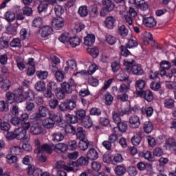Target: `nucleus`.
Returning a JSON list of instances; mask_svg holds the SVG:
<instances>
[{
	"label": "nucleus",
	"instance_id": "obj_26",
	"mask_svg": "<svg viewBox=\"0 0 176 176\" xmlns=\"http://www.w3.org/2000/svg\"><path fill=\"white\" fill-rule=\"evenodd\" d=\"M34 89L36 91H45L46 90V84L44 81H38L34 85Z\"/></svg>",
	"mask_w": 176,
	"mask_h": 176
},
{
	"label": "nucleus",
	"instance_id": "obj_20",
	"mask_svg": "<svg viewBox=\"0 0 176 176\" xmlns=\"http://www.w3.org/2000/svg\"><path fill=\"white\" fill-rule=\"evenodd\" d=\"M89 146H90V141L87 139L80 140L78 143V148L80 151H87V149H89Z\"/></svg>",
	"mask_w": 176,
	"mask_h": 176
},
{
	"label": "nucleus",
	"instance_id": "obj_56",
	"mask_svg": "<svg viewBox=\"0 0 176 176\" xmlns=\"http://www.w3.org/2000/svg\"><path fill=\"white\" fill-rule=\"evenodd\" d=\"M0 129L3 131H9L10 130V124L7 122H1Z\"/></svg>",
	"mask_w": 176,
	"mask_h": 176
},
{
	"label": "nucleus",
	"instance_id": "obj_37",
	"mask_svg": "<svg viewBox=\"0 0 176 176\" xmlns=\"http://www.w3.org/2000/svg\"><path fill=\"white\" fill-rule=\"evenodd\" d=\"M37 76L38 78H40L41 80H43L47 78V76H49V72H46V71H37L36 72Z\"/></svg>",
	"mask_w": 176,
	"mask_h": 176
},
{
	"label": "nucleus",
	"instance_id": "obj_45",
	"mask_svg": "<svg viewBox=\"0 0 176 176\" xmlns=\"http://www.w3.org/2000/svg\"><path fill=\"white\" fill-rule=\"evenodd\" d=\"M62 91H63L65 93H67L68 94H69V93H72V88L71 87V85L66 82H64L62 85Z\"/></svg>",
	"mask_w": 176,
	"mask_h": 176
},
{
	"label": "nucleus",
	"instance_id": "obj_14",
	"mask_svg": "<svg viewBox=\"0 0 176 176\" xmlns=\"http://www.w3.org/2000/svg\"><path fill=\"white\" fill-rule=\"evenodd\" d=\"M28 174L30 176H41L42 170L39 168H35V166L31 165L28 168Z\"/></svg>",
	"mask_w": 176,
	"mask_h": 176
},
{
	"label": "nucleus",
	"instance_id": "obj_57",
	"mask_svg": "<svg viewBox=\"0 0 176 176\" xmlns=\"http://www.w3.org/2000/svg\"><path fill=\"white\" fill-rule=\"evenodd\" d=\"M123 162V157L120 154H116L112 161L113 164H118V163H122Z\"/></svg>",
	"mask_w": 176,
	"mask_h": 176
},
{
	"label": "nucleus",
	"instance_id": "obj_42",
	"mask_svg": "<svg viewBox=\"0 0 176 176\" xmlns=\"http://www.w3.org/2000/svg\"><path fill=\"white\" fill-rule=\"evenodd\" d=\"M1 83H2L1 89H3L4 91L9 90V89H10V86H12V83L9 79L3 80Z\"/></svg>",
	"mask_w": 176,
	"mask_h": 176
},
{
	"label": "nucleus",
	"instance_id": "obj_17",
	"mask_svg": "<svg viewBox=\"0 0 176 176\" xmlns=\"http://www.w3.org/2000/svg\"><path fill=\"white\" fill-rule=\"evenodd\" d=\"M87 157L90 160H97L98 159V152L95 148H90L87 153Z\"/></svg>",
	"mask_w": 176,
	"mask_h": 176
},
{
	"label": "nucleus",
	"instance_id": "obj_12",
	"mask_svg": "<svg viewBox=\"0 0 176 176\" xmlns=\"http://www.w3.org/2000/svg\"><path fill=\"white\" fill-rule=\"evenodd\" d=\"M89 164V158L87 157L81 156L74 163V167H85Z\"/></svg>",
	"mask_w": 176,
	"mask_h": 176
},
{
	"label": "nucleus",
	"instance_id": "obj_39",
	"mask_svg": "<svg viewBox=\"0 0 176 176\" xmlns=\"http://www.w3.org/2000/svg\"><path fill=\"white\" fill-rule=\"evenodd\" d=\"M126 171V168L123 166H118L115 169L116 174L118 176L124 175Z\"/></svg>",
	"mask_w": 176,
	"mask_h": 176
},
{
	"label": "nucleus",
	"instance_id": "obj_40",
	"mask_svg": "<svg viewBox=\"0 0 176 176\" xmlns=\"http://www.w3.org/2000/svg\"><path fill=\"white\" fill-rule=\"evenodd\" d=\"M67 146V149H69V151H76V149H78V143L76 140L69 141Z\"/></svg>",
	"mask_w": 176,
	"mask_h": 176
},
{
	"label": "nucleus",
	"instance_id": "obj_44",
	"mask_svg": "<svg viewBox=\"0 0 176 176\" xmlns=\"http://www.w3.org/2000/svg\"><path fill=\"white\" fill-rule=\"evenodd\" d=\"M52 151H53V149H52V147L47 144H44L41 146V148H40V153H43V152L52 153Z\"/></svg>",
	"mask_w": 176,
	"mask_h": 176
},
{
	"label": "nucleus",
	"instance_id": "obj_21",
	"mask_svg": "<svg viewBox=\"0 0 176 176\" xmlns=\"http://www.w3.org/2000/svg\"><path fill=\"white\" fill-rule=\"evenodd\" d=\"M22 97H23V101H24L25 100H28V101H32V100H34L35 97V95L31 89H29L26 92H25L24 95L23 94L22 91Z\"/></svg>",
	"mask_w": 176,
	"mask_h": 176
},
{
	"label": "nucleus",
	"instance_id": "obj_31",
	"mask_svg": "<svg viewBox=\"0 0 176 176\" xmlns=\"http://www.w3.org/2000/svg\"><path fill=\"white\" fill-rule=\"evenodd\" d=\"M4 19L8 23H12L16 19V15L12 12H7L4 15Z\"/></svg>",
	"mask_w": 176,
	"mask_h": 176
},
{
	"label": "nucleus",
	"instance_id": "obj_64",
	"mask_svg": "<svg viewBox=\"0 0 176 176\" xmlns=\"http://www.w3.org/2000/svg\"><path fill=\"white\" fill-rule=\"evenodd\" d=\"M128 174L131 176H135L137 174H138V172L137 171V168L134 166H130L128 168Z\"/></svg>",
	"mask_w": 176,
	"mask_h": 176
},
{
	"label": "nucleus",
	"instance_id": "obj_33",
	"mask_svg": "<svg viewBox=\"0 0 176 176\" xmlns=\"http://www.w3.org/2000/svg\"><path fill=\"white\" fill-rule=\"evenodd\" d=\"M47 89L51 91H55V93L60 91V88L57 86V83L53 81H51L47 84Z\"/></svg>",
	"mask_w": 176,
	"mask_h": 176
},
{
	"label": "nucleus",
	"instance_id": "obj_43",
	"mask_svg": "<svg viewBox=\"0 0 176 176\" xmlns=\"http://www.w3.org/2000/svg\"><path fill=\"white\" fill-rule=\"evenodd\" d=\"M174 100L171 98L165 99L164 104L165 108H168L169 109H171V108H174V104H175Z\"/></svg>",
	"mask_w": 176,
	"mask_h": 176
},
{
	"label": "nucleus",
	"instance_id": "obj_38",
	"mask_svg": "<svg viewBox=\"0 0 176 176\" xmlns=\"http://www.w3.org/2000/svg\"><path fill=\"white\" fill-rule=\"evenodd\" d=\"M78 14H80L81 17H86V16L89 14V11L87 10V6H80L78 9Z\"/></svg>",
	"mask_w": 176,
	"mask_h": 176
},
{
	"label": "nucleus",
	"instance_id": "obj_1",
	"mask_svg": "<svg viewBox=\"0 0 176 176\" xmlns=\"http://www.w3.org/2000/svg\"><path fill=\"white\" fill-rule=\"evenodd\" d=\"M121 54L126 57L124 59V65L126 67L125 69L126 72L131 73L133 75H143L144 69L140 64H136L135 60H134V56H133L127 47L122 45L120 47Z\"/></svg>",
	"mask_w": 176,
	"mask_h": 176
},
{
	"label": "nucleus",
	"instance_id": "obj_10",
	"mask_svg": "<svg viewBox=\"0 0 176 176\" xmlns=\"http://www.w3.org/2000/svg\"><path fill=\"white\" fill-rule=\"evenodd\" d=\"M52 26L55 30H60L64 27V19L61 16H57L52 20Z\"/></svg>",
	"mask_w": 176,
	"mask_h": 176
},
{
	"label": "nucleus",
	"instance_id": "obj_51",
	"mask_svg": "<svg viewBox=\"0 0 176 176\" xmlns=\"http://www.w3.org/2000/svg\"><path fill=\"white\" fill-rule=\"evenodd\" d=\"M76 116H77L78 119L82 120L86 118V111L83 109H80L76 111Z\"/></svg>",
	"mask_w": 176,
	"mask_h": 176
},
{
	"label": "nucleus",
	"instance_id": "obj_55",
	"mask_svg": "<svg viewBox=\"0 0 176 176\" xmlns=\"http://www.w3.org/2000/svg\"><path fill=\"white\" fill-rule=\"evenodd\" d=\"M32 25L36 28H39L42 25V18L37 17L32 21Z\"/></svg>",
	"mask_w": 176,
	"mask_h": 176
},
{
	"label": "nucleus",
	"instance_id": "obj_59",
	"mask_svg": "<svg viewBox=\"0 0 176 176\" xmlns=\"http://www.w3.org/2000/svg\"><path fill=\"white\" fill-rule=\"evenodd\" d=\"M90 115L94 116H100L101 115V109L97 107H93L90 110Z\"/></svg>",
	"mask_w": 176,
	"mask_h": 176
},
{
	"label": "nucleus",
	"instance_id": "obj_46",
	"mask_svg": "<svg viewBox=\"0 0 176 176\" xmlns=\"http://www.w3.org/2000/svg\"><path fill=\"white\" fill-rule=\"evenodd\" d=\"M54 12L57 17H61L64 14V8L61 6H56L54 8Z\"/></svg>",
	"mask_w": 176,
	"mask_h": 176
},
{
	"label": "nucleus",
	"instance_id": "obj_6",
	"mask_svg": "<svg viewBox=\"0 0 176 176\" xmlns=\"http://www.w3.org/2000/svg\"><path fill=\"white\" fill-rule=\"evenodd\" d=\"M143 24L145 25V27H147V28H152L156 26L157 22L156 21V19L153 18V16H149L143 18Z\"/></svg>",
	"mask_w": 176,
	"mask_h": 176
},
{
	"label": "nucleus",
	"instance_id": "obj_24",
	"mask_svg": "<svg viewBox=\"0 0 176 176\" xmlns=\"http://www.w3.org/2000/svg\"><path fill=\"white\" fill-rule=\"evenodd\" d=\"M76 138H78V140H80V141H83L85 140H87L86 134H85V130H83V128L82 127L77 128Z\"/></svg>",
	"mask_w": 176,
	"mask_h": 176
},
{
	"label": "nucleus",
	"instance_id": "obj_35",
	"mask_svg": "<svg viewBox=\"0 0 176 176\" xmlns=\"http://www.w3.org/2000/svg\"><path fill=\"white\" fill-rule=\"evenodd\" d=\"M140 112L141 113H142V115H146V116L149 118L152 115H153V108L147 107L146 109H145L143 107L140 109Z\"/></svg>",
	"mask_w": 176,
	"mask_h": 176
},
{
	"label": "nucleus",
	"instance_id": "obj_13",
	"mask_svg": "<svg viewBox=\"0 0 176 176\" xmlns=\"http://www.w3.org/2000/svg\"><path fill=\"white\" fill-rule=\"evenodd\" d=\"M54 151L57 153H64L68 151V146L65 143H58L54 146Z\"/></svg>",
	"mask_w": 176,
	"mask_h": 176
},
{
	"label": "nucleus",
	"instance_id": "obj_5",
	"mask_svg": "<svg viewBox=\"0 0 176 176\" xmlns=\"http://www.w3.org/2000/svg\"><path fill=\"white\" fill-rule=\"evenodd\" d=\"M129 113L128 111H113L112 112V119L113 122L116 124H119L120 122H122V118L120 116H124V115Z\"/></svg>",
	"mask_w": 176,
	"mask_h": 176
},
{
	"label": "nucleus",
	"instance_id": "obj_11",
	"mask_svg": "<svg viewBox=\"0 0 176 176\" xmlns=\"http://www.w3.org/2000/svg\"><path fill=\"white\" fill-rule=\"evenodd\" d=\"M140 96L145 99L148 102H151L153 101V94L150 90L146 91H139Z\"/></svg>",
	"mask_w": 176,
	"mask_h": 176
},
{
	"label": "nucleus",
	"instance_id": "obj_54",
	"mask_svg": "<svg viewBox=\"0 0 176 176\" xmlns=\"http://www.w3.org/2000/svg\"><path fill=\"white\" fill-rule=\"evenodd\" d=\"M49 105L51 109H56L58 107V100L57 99H50L49 100Z\"/></svg>",
	"mask_w": 176,
	"mask_h": 176
},
{
	"label": "nucleus",
	"instance_id": "obj_29",
	"mask_svg": "<svg viewBox=\"0 0 176 176\" xmlns=\"http://www.w3.org/2000/svg\"><path fill=\"white\" fill-rule=\"evenodd\" d=\"M143 129L145 133L149 134V133H152L153 130V124L149 121H146L144 124Z\"/></svg>",
	"mask_w": 176,
	"mask_h": 176
},
{
	"label": "nucleus",
	"instance_id": "obj_52",
	"mask_svg": "<svg viewBox=\"0 0 176 176\" xmlns=\"http://www.w3.org/2000/svg\"><path fill=\"white\" fill-rule=\"evenodd\" d=\"M88 53H89V54H91V56H92L94 58H96L98 57V54H99L98 48L96 47H92L88 50Z\"/></svg>",
	"mask_w": 176,
	"mask_h": 176
},
{
	"label": "nucleus",
	"instance_id": "obj_3",
	"mask_svg": "<svg viewBox=\"0 0 176 176\" xmlns=\"http://www.w3.org/2000/svg\"><path fill=\"white\" fill-rule=\"evenodd\" d=\"M6 102L9 104H13L16 102V104H20L23 102L24 98L23 97V89H18L13 92L8 91L6 94Z\"/></svg>",
	"mask_w": 176,
	"mask_h": 176
},
{
	"label": "nucleus",
	"instance_id": "obj_32",
	"mask_svg": "<svg viewBox=\"0 0 176 176\" xmlns=\"http://www.w3.org/2000/svg\"><path fill=\"white\" fill-rule=\"evenodd\" d=\"M52 140L55 142H58L64 140V135L61 132H55L52 134Z\"/></svg>",
	"mask_w": 176,
	"mask_h": 176
},
{
	"label": "nucleus",
	"instance_id": "obj_53",
	"mask_svg": "<svg viewBox=\"0 0 176 176\" xmlns=\"http://www.w3.org/2000/svg\"><path fill=\"white\" fill-rule=\"evenodd\" d=\"M106 41L109 45H115V43H116V37L111 34H107L106 36Z\"/></svg>",
	"mask_w": 176,
	"mask_h": 176
},
{
	"label": "nucleus",
	"instance_id": "obj_15",
	"mask_svg": "<svg viewBox=\"0 0 176 176\" xmlns=\"http://www.w3.org/2000/svg\"><path fill=\"white\" fill-rule=\"evenodd\" d=\"M115 23H116V18L113 16H107L104 21L105 26L110 30L115 27Z\"/></svg>",
	"mask_w": 176,
	"mask_h": 176
},
{
	"label": "nucleus",
	"instance_id": "obj_22",
	"mask_svg": "<svg viewBox=\"0 0 176 176\" xmlns=\"http://www.w3.org/2000/svg\"><path fill=\"white\" fill-rule=\"evenodd\" d=\"M81 124L85 129H90L93 126V121L90 118V116H87L82 120Z\"/></svg>",
	"mask_w": 176,
	"mask_h": 176
},
{
	"label": "nucleus",
	"instance_id": "obj_62",
	"mask_svg": "<svg viewBox=\"0 0 176 176\" xmlns=\"http://www.w3.org/2000/svg\"><path fill=\"white\" fill-rule=\"evenodd\" d=\"M23 14H25V16H32V13H33V10L32 8L30 7H24L23 9Z\"/></svg>",
	"mask_w": 176,
	"mask_h": 176
},
{
	"label": "nucleus",
	"instance_id": "obj_27",
	"mask_svg": "<svg viewBox=\"0 0 176 176\" xmlns=\"http://www.w3.org/2000/svg\"><path fill=\"white\" fill-rule=\"evenodd\" d=\"M17 23L10 24L8 25L7 32L11 35H16L17 34Z\"/></svg>",
	"mask_w": 176,
	"mask_h": 176
},
{
	"label": "nucleus",
	"instance_id": "obj_28",
	"mask_svg": "<svg viewBox=\"0 0 176 176\" xmlns=\"http://www.w3.org/2000/svg\"><path fill=\"white\" fill-rule=\"evenodd\" d=\"M0 47L1 49H8L9 47V38L6 36L0 38Z\"/></svg>",
	"mask_w": 176,
	"mask_h": 176
},
{
	"label": "nucleus",
	"instance_id": "obj_16",
	"mask_svg": "<svg viewBox=\"0 0 176 176\" xmlns=\"http://www.w3.org/2000/svg\"><path fill=\"white\" fill-rule=\"evenodd\" d=\"M96 42V36L94 34H87V36L84 38V45L85 46H93Z\"/></svg>",
	"mask_w": 176,
	"mask_h": 176
},
{
	"label": "nucleus",
	"instance_id": "obj_7",
	"mask_svg": "<svg viewBox=\"0 0 176 176\" xmlns=\"http://www.w3.org/2000/svg\"><path fill=\"white\" fill-rule=\"evenodd\" d=\"M30 133L33 134V135H39L43 133V127L42 124H34L30 127Z\"/></svg>",
	"mask_w": 176,
	"mask_h": 176
},
{
	"label": "nucleus",
	"instance_id": "obj_34",
	"mask_svg": "<svg viewBox=\"0 0 176 176\" xmlns=\"http://www.w3.org/2000/svg\"><path fill=\"white\" fill-rule=\"evenodd\" d=\"M38 113L41 118H46L49 113V109L45 106H41L38 107Z\"/></svg>",
	"mask_w": 176,
	"mask_h": 176
},
{
	"label": "nucleus",
	"instance_id": "obj_2",
	"mask_svg": "<svg viewBox=\"0 0 176 176\" xmlns=\"http://www.w3.org/2000/svg\"><path fill=\"white\" fill-rule=\"evenodd\" d=\"M56 123L58 124L59 127H64V126H65V124H64V120H62L60 116L56 115L54 112H50L49 118H47L43 120V126L45 129H53Z\"/></svg>",
	"mask_w": 176,
	"mask_h": 176
},
{
	"label": "nucleus",
	"instance_id": "obj_48",
	"mask_svg": "<svg viewBox=\"0 0 176 176\" xmlns=\"http://www.w3.org/2000/svg\"><path fill=\"white\" fill-rule=\"evenodd\" d=\"M10 45L11 47H21V40L19 38H15L10 42Z\"/></svg>",
	"mask_w": 176,
	"mask_h": 176
},
{
	"label": "nucleus",
	"instance_id": "obj_23",
	"mask_svg": "<svg viewBox=\"0 0 176 176\" xmlns=\"http://www.w3.org/2000/svg\"><path fill=\"white\" fill-rule=\"evenodd\" d=\"M117 127L120 133H126L127 129H129V125L127 124V122L121 121L117 124Z\"/></svg>",
	"mask_w": 176,
	"mask_h": 176
},
{
	"label": "nucleus",
	"instance_id": "obj_30",
	"mask_svg": "<svg viewBox=\"0 0 176 176\" xmlns=\"http://www.w3.org/2000/svg\"><path fill=\"white\" fill-rule=\"evenodd\" d=\"M118 35L124 38L126 35H129V29L124 25L118 27Z\"/></svg>",
	"mask_w": 176,
	"mask_h": 176
},
{
	"label": "nucleus",
	"instance_id": "obj_36",
	"mask_svg": "<svg viewBox=\"0 0 176 176\" xmlns=\"http://www.w3.org/2000/svg\"><path fill=\"white\" fill-rule=\"evenodd\" d=\"M142 140V138L140 135V134H136L132 138H131V142L135 146H138L140 145L141 141Z\"/></svg>",
	"mask_w": 176,
	"mask_h": 176
},
{
	"label": "nucleus",
	"instance_id": "obj_61",
	"mask_svg": "<svg viewBox=\"0 0 176 176\" xmlns=\"http://www.w3.org/2000/svg\"><path fill=\"white\" fill-rule=\"evenodd\" d=\"M160 67L162 69H170L171 63L167 60H163L161 62Z\"/></svg>",
	"mask_w": 176,
	"mask_h": 176
},
{
	"label": "nucleus",
	"instance_id": "obj_49",
	"mask_svg": "<svg viewBox=\"0 0 176 176\" xmlns=\"http://www.w3.org/2000/svg\"><path fill=\"white\" fill-rule=\"evenodd\" d=\"M153 154L154 156H156L157 157H160V156H163V155H164V153L162 148L156 147L155 148H154Z\"/></svg>",
	"mask_w": 176,
	"mask_h": 176
},
{
	"label": "nucleus",
	"instance_id": "obj_19",
	"mask_svg": "<svg viewBox=\"0 0 176 176\" xmlns=\"http://www.w3.org/2000/svg\"><path fill=\"white\" fill-rule=\"evenodd\" d=\"M25 135H27L25 130L20 128L15 129L16 140H24Z\"/></svg>",
	"mask_w": 176,
	"mask_h": 176
},
{
	"label": "nucleus",
	"instance_id": "obj_60",
	"mask_svg": "<svg viewBox=\"0 0 176 176\" xmlns=\"http://www.w3.org/2000/svg\"><path fill=\"white\" fill-rule=\"evenodd\" d=\"M10 153L12 155H20V153H21V148L17 146H12L10 148Z\"/></svg>",
	"mask_w": 176,
	"mask_h": 176
},
{
	"label": "nucleus",
	"instance_id": "obj_50",
	"mask_svg": "<svg viewBox=\"0 0 176 176\" xmlns=\"http://www.w3.org/2000/svg\"><path fill=\"white\" fill-rule=\"evenodd\" d=\"M47 3H46L44 1L41 2L38 6V11L39 13H42V12H46L47 10Z\"/></svg>",
	"mask_w": 176,
	"mask_h": 176
},
{
	"label": "nucleus",
	"instance_id": "obj_47",
	"mask_svg": "<svg viewBox=\"0 0 176 176\" xmlns=\"http://www.w3.org/2000/svg\"><path fill=\"white\" fill-rule=\"evenodd\" d=\"M9 111V104L5 100L0 101V112H8Z\"/></svg>",
	"mask_w": 176,
	"mask_h": 176
},
{
	"label": "nucleus",
	"instance_id": "obj_58",
	"mask_svg": "<svg viewBox=\"0 0 176 176\" xmlns=\"http://www.w3.org/2000/svg\"><path fill=\"white\" fill-rule=\"evenodd\" d=\"M35 109V103L32 102H26L25 110L28 112H32Z\"/></svg>",
	"mask_w": 176,
	"mask_h": 176
},
{
	"label": "nucleus",
	"instance_id": "obj_25",
	"mask_svg": "<svg viewBox=\"0 0 176 176\" xmlns=\"http://www.w3.org/2000/svg\"><path fill=\"white\" fill-rule=\"evenodd\" d=\"M72 47H76L80 45V38L78 36H74L69 38V43Z\"/></svg>",
	"mask_w": 176,
	"mask_h": 176
},
{
	"label": "nucleus",
	"instance_id": "obj_63",
	"mask_svg": "<svg viewBox=\"0 0 176 176\" xmlns=\"http://www.w3.org/2000/svg\"><path fill=\"white\" fill-rule=\"evenodd\" d=\"M166 144L168 146V148H169V149H170L171 148H173V146H175L176 144V140L174 138H168L166 141Z\"/></svg>",
	"mask_w": 176,
	"mask_h": 176
},
{
	"label": "nucleus",
	"instance_id": "obj_9",
	"mask_svg": "<svg viewBox=\"0 0 176 176\" xmlns=\"http://www.w3.org/2000/svg\"><path fill=\"white\" fill-rule=\"evenodd\" d=\"M39 33L42 38H47V36L53 34V28L49 25L43 26L40 28Z\"/></svg>",
	"mask_w": 176,
	"mask_h": 176
},
{
	"label": "nucleus",
	"instance_id": "obj_18",
	"mask_svg": "<svg viewBox=\"0 0 176 176\" xmlns=\"http://www.w3.org/2000/svg\"><path fill=\"white\" fill-rule=\"evenodd\" d=\"M102 3L106 12H112L115 9V3L111 0H104Z\"/></svg>",
	"mask_w": 176,
	"mask_h": 176
},
{
	"label": "nucleus",
	"instance_id": "obj_8",
	"mask_svg": "<svg viewBox=\"0 0 176 176\" xmlns=\"http://www.w3.org/2000/svg\"><path fill=\"white\" fill-rule=\"evenodd\" d=\"M141 125L140 118L137 116H132L129 118V127L131 129H138Z\"/></svg>",
	"mask_w": 176,
	"mask_h": 176
},
{
	"label": "nucleus",
	"instance_id": "obj_4",
	"mask_svg": "<svg viewBox=\"0 0 176 176\" xmlns=\"http://www.w3.org/2000/svg\"><path fill=\"white\" fill-rule=\"evenodd\" d=\"M58 108L61 112H67V111H74L76 108V104H74V102L67 100L65 102H61Z\"/></svg>",
	"mask_w": 176,
	"mask_h": 176
},
{
	"label": "nucleus",
	"instance_id": "obj_41",
	"mask_svg": "<svg viewBox=\"0 0 176 176\" xmlns=\"http://www.w3.org/2000/svg\"><path fill=\"white\" fill-rule=\"evenodd\" d=\"M137 46H138V43L137 42V38H135V37L129 40L128 43L126 44V47L129 49L137 47Z\"/></svg>",
	"mask_w": 176,
	"mask_h": 176
}]
</instances>
